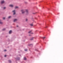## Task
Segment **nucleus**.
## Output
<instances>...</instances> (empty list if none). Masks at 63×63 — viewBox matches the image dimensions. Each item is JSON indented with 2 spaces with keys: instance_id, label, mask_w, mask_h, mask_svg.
<instances>
[{
  "instance_id": "f257e3e1",
  "label": "nucleus",
  "mask_w": 63,
  "mask_h": 63,
  "mask_svg": "<svg viewBox=\"0 0 63 63\" xmlns=\"http://www.w3.org/2000/svg\"><path fill=\"white\" fill-rule=\"evenodd\" d=\"M21 11L22 12V14H24V11L23 10H22Z\"/></svg>"
},
{
  "instance_id": "f03ea898",
  "label": "nucleus",
  "mask_w": 63,
  "mask_h": 63,
  "mask_svg": "<svg viewBox=\"0 0 63 63\" xmlns=\"http://www.w3.org/2000/svg\"><path fill=\"white\" fill-rule=\"evenodd\" d=\"M13 13H14L13 15H15L16 14V12H15V10H14L13 11Z\"/></svg>"
},
{
  "instance_id": "7ed1b4c3",
  "label": "nucleus",
  "mask_w": 63,
  "mask_h": 63,
  "mask_svg": "<svg viewBox=\"0 0 63 63\" xmlns=\"http://www.w3.org/2000/svg\"><path fill=\"white\" fill-rule=\"evenodd\" d=\"M17 21V19H14V22H16V21Z\"/></svg>"
},
{
  "instance_id": "20e7f679",
  "label": "nucleus",
  "mask_w": 63,
  "mask_h": 63,
  "mask_svg": "<svg viewBox=\"0 0 63 63\" xmlns=\"http://www.w3.org/2000/svg\"><path fill=\"white\" fill-rule=\"evenodd\" d=\"M4 3V1H1V4H3Z\"/></svg>"
},
{
  "instance_id": "39448f33",
  "label": "nucleus",
  "mask_w": 63,
  "mask_h": 63,
  "mask_svg": "<svg viewBox=\"0 0 63 63\" xmlns=\"http://www.w3.org/2000/svg\"><path fill=\"white\" fill-rule=\"evenodd\" d=\"M9 6L11 7H14V6H13V5H9Z\"/></svg>"
},
{
  "instance_id": "423d86ee",
  "label": "nucleus",
  "mask_w": 63,
  "mask_h": 63,
  "mask_svg": "<svg viewBox=\"0 0 63 63\" xmlns=\"http://www.w3.org/2000/svg\"><path fill=\"white\" fill-rule=\"evenodd\" d=\"M12 31H10L9 32V34H11V33H12Z\"/></svg>"
},
{
  "instance_id": "0eeeda50",
  "label": "nucleus",
  "mask_w": 63,
  "mask_h": 63,
  "mask_svg": "<svg viewBox=\"0 0 63 63\" xmlns=\"http://www.w3.org/2000/svg\"><path fill=\"white\" fill-rule=\"evenodd\" d=\"M0 24H3V22L1 21V20H0Z\"/></svg>"
},
{
  "instance_id": "6e6552de",
  "label": "nucleus",
  "mask_w": 63,
  "mask_h": 63,
  "mask_svg": "<svg viewBox=\"0 0 63 63\" xmlns=\"http://www.w3.org/2000/svg\"><path fill=\"white\" fill-rule=\"evenodd\" d=\"M32 30L31 31H30V32H29V33H31V32H32Z\"/></svg>"
},
{
  "instance_id": "1a4fd4ad",
  "label": "nucleus",
  "mask_w": 63,
  "mask_h": 63,
  "mask_svg": "<svg viewBox=\"0 0 63 63\" xmlns=\"http://www.w3.org/2000/svg\"><path fill=\"white\" fill-rule=\"evenodd\" d=\"M24 60H26V58L25 57H24Z\"/></svg>"
},
{
  "instance_id": "9d476101",
  "label": "nucleus",
  "mask_w": 63,
  "mask_h": 63,
  "mask_svg": "<svg viewBox=\"0 0 63 63\" xmlns=\"http://www.w3.org/2000/svg\"><path fill=\"white\" fill-rule=\"evenodd\" d=\"M26 11L27 13H28V10H26Z\"/></svg>"
},
{
  "instance_id": "9b49d317",
  "label": "nucleus",
  "mask_w": 63,
  "mask_h": 63,
  "mask_svg": "<svg viewBox=\"0 0 63 63\" xmlns=\"http://www.w3.org/2000/svg\"><path fill=\"white\" fill-rule=\"evenodd\" d=\"M31 45H32V46L33 45L32 44H30L28 45L29 46H31Z\"/></svg>"
},
{
  "instance_id": "f8f14e48",
  "label": "nucleus",
  "mask_w": 63,
  "mask_h": 63,
  "mask_svg": "<svg viewBox=\"0 0 63 63\" xmlns=\"http://www.w3.org/2000/svg\"><path fill=\"white\" fill-rule=\"evenodd\" d=\"M6 30V29H3L2 30H3V31H4V30Z\"/></svg>"
},
{
  "instance_id": "ddd939ff",
  "label": "nucleus",
  "mask_w": 63,
  "mask_h": 63,
  "mask_svg": "<svg viewBox=\"0 0 63 63\" xmlns=\"http://www.w3.org/2000/svg\"><path fill=\"white\" fill-rule=\"evenodd\" d=\"M17 8H18V7H17V6L15 7V9H17Z\"/></svg>"
},
{
  "instance_id": "4468645a",
  "label": "nucleus",
  "mask_w": 63,
  "mask_h": 63,
  "mask_svg": "<svg viewBox=\"0 0 63 63\" xmlns=\"http://www.w3.org/2000/svg\"><path fill=\"white\" fill-rule=\"evenodd\" d=\"M33 38H32L30 40H33Z\"/></svg>"
},
{
  "instance_id": "2eb2a0df",
  "label": "nucleus",
  "mask_w": 63,
  "mask_h": 63,
  "mask_svg": "<svg viewBox=\"0 0 63 63\" xmlns=\"http://www.w3.org/2000/svg\"><path fill=\"white\" fill-rule=\"evenodd\" d=\"M42 38L43 39H45V38H46V37H42Z\"/></svg>"
},
{
  "instance_id": "dca6fc26",
  "label": "nucleus",
  "mask_w": 63,
  "mask_h": 63,
  "mask_svg": "<svg viewBox=\"0 0 63 63\" xmlns=\"http://www.w3.org/2000/svg\"><path fill=\"white\" fill-rule=\"evenodd\" d=\"M10 17H11V16H9L8 17V18H10Z\"/></svg>"
},
{
  "instance_id": "f3484780",
  "label": "nucleus",
  "mask_w": 63,
  "mask_h": 63,
  "mask_svg": "<svg viewBox=\"0 0 63 63\" xmlns=\"http://www.w3.org/2000/svg\"><path fill=\"white\" fill-rule=\"evenodd\" d=\"M25 51H27V49H25Z\"/></svg>"
},
{
  "instance_id": "a211bd4d",
  "label": "nucleus",
  "mask_w": 63,
  "mask_h": 63,
  "mask_svg": "<svg viewBox=\"0 0 63 63\" xmlns=\"http://www.w3.org/2000/svg\"><path fill=\"white\" fill-rule=\"evenodd\" d=\"M9 62L10 63H11V61L10 60H9Z\"/></svg>"
},
{
  "instance_id": "6ab92c4d",
  "label": "nucleus",
  "mask_w": 63,
  "mask_h": 63,
  "mask_svg": "<svg viewBox=\"0 0 63 63\" xmlns=\"http://www.w3.org/2000/svg\"><path fill=\"white\" fill-rule=\"evenodd\" d=\"M30 25H31L32 26H33V24H30Z\"/></svg>"
},
{
  "instance_id": "aec40b11",
  "label": "nucleus",
  "mask_w": 63,
  "mask_h": 63,
  "mask_svg": "<svg viewBox=\"0 0 63 63\" xmlns=\"http://www.w3.org/2000/svg\"><path fill=\"white\" fill-rule=\"evenodd\" d=\"M3 19H5V17H3Z\"/></svg>"
},
{
  "instance_id": "412c9836",
  "label": "nucleus",
  "mask_w": 63,
  "mask_h": 63,
  "mask_svg": "<svg viewBox=\"0 0 63 63\" xmlns=\"http://www.w3.org/2000/svg\"><path fill=\"white\" fill-rule=\"evenodd\" d=\"M3 9H6V7H4L3 8Z\"/></svg>"
},
{
  "instance_id": "4be33fe9",
  "label": "nucleus",
  "mask_w": 63,
  "mask_h": 63,
  "mask_svg": "<svg viewBox=\"0 0 63 63\" xmlns=\"http://www.w3.org/2000/svg\"><path fill=\"white\" fill-rule=\"evenodd\" d=\"M4 51H7V50H4Z\"/></svg>"
},
{
  "instance_id": "5701e85b",
  "label": "nucleus",
  "mask_w": 63,
  "mask_h": 63,
  "mask_svg": "<svg viewBox=\"0 0 63 63\" xmlns=\"http://www.w3.org/2000/svg\"><path fill=\"white\" fill-rule=\"evenodd\" d=\"M26 21H27V19H26Z\"/></svg>"
},
{
  "instance_id": "b1692460",
  "label": "nucleus",
  "mask_w": 63,
  "mask_h": 63,
  "mask_svg": "<svg viewBox=\"0 0 63 63\" xmlns=\"http://www.w3.org/2000/svg\"><path fill=\"white\" fill-rule=\"evenodd\" d=\"M4 57H6V55H4Z\"/></svg>"
},
{
  "instance_id": "393cba45",
  "label": "nucleus",
  "mask_w": 63,
  "mask_h": 63,
  "mask_svg": "<svg viewBox=\"0 0 63 63\" xmlns=\"http://www.w3.org/2000/svg\"><path fill=\"white\" fill-rule=\"evenodd\" d=\"M31 34H33V33H31Z\"/></svg>"
},
{
  "instance_id": "a878e982",
  "label": "nucleus",
  "mask_w": 63,
  "mask_h": 63,
  "mask_svg": "<svg viewBox=\"0 0 63 63\" xmlns=\"http://www.w3.org/2000/svg\"><path fill=\"white\" fill-rule=\"evenodd\" d=\"M17 27H18V26H17Z\"/></svg>"
},
{
  "instance_id": "bb28decb",
  "label": "nucleus",
  "mask_w": 63,
  "mask_h": 63,
  "mask_svg": "<svg viewBox=\"0 0 63 63\" xmlns=\"http://www.w3.org/2000/svg\"><path fill=\"white\" fill-rule=\"evenodd\" d=\"M47 28V27H46V28Z\"/></svg>"
},
{
  "instance_id": "cd10ccee",
  "label": "nucleus",
  "mask_w": 63,
  "mask_h": 63,
  "mask_svg": "<svg viewBox=\"0 0 63 63\" xmlns=\"http://www.w3.org/2000/svg\"><path fill=\"white\" fill-rule=\"evenodd\" d=\"M59 14H58V15Z\"/></svg>"
}]
</instances>
